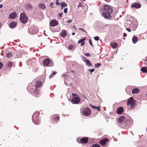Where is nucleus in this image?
I'll return each mask as SVG.
<instances>
[{
	"label": "nucleus",
	"instance_id": "obj_1",
	"mask_svg": "<svg viewBox=\"0 0 147 147\" xmlns=\"http://www.w3.org/2000/svg\"><path fill=\"white\" fill-rule=\"evenodd\" d=\"M32 119L33 122L35 124H38L40 122L39 115L35 113L33 115L32 117Z\"/></svg>",
	"mask_w": 147,
	"mask_h": 147
},
{
	"label": "nucleus",
	"instance_id": "obj_2",
	"mask_svg": "<svg viewBox=\"0 0 147 147\" xmlns=\"http://www.w3.org/2000/svg\"><path fill=\"white\" fill-rule=\"evenodd\" d=\"M20 20V21L24 24H25L28 20V18L25 12L21 13Z\"/></svg>",
	"mask_w": 147,
	"mask_h": 147
},
{
	"label": "nucleus",
	"instance_id": "obj_3",
	"mask_svg": "<svg viewBox=\"0 0 147 147\" xmlns=\"http://www.w3.org/2000/svg\"><path fill=\"white\" fill-rule=\"evenodd\" d=\"M28 31L30 34H35L38 31V28L37 26H33L28 28Z\"/></svg>",
	"mask_w": 147,
	"mask_h": 147
},
{
	"label": "nucleus",
	"instance_id": "obj_4",
	"mask_svg": "<svg viewBox=\"0 0 147 147\" xmlns=\"http://www.w3.org/2000/svg\"><path fill=\"white\" fill-rule=\"evenodd\" d=\"M81 113H83L84 115L86 116L89 115L90 113V110L88 108H82L81 109Z\"/></svg>",
	"mask_w": 147,
	"mask_h": 147
},
{
	"label": "nucleus",
	"instance_id": "obj_5",
	"mask_svg": "<svg viewBox=\"0 0 147 147\" xmlns=\"http://www.w3.org/2000/svg\"><path fill=\"white\" fill-rule=\"evenodd\" d=\"M103 10V11L107 12L112 13L113 9L110 6L107 5H105L104 6Z\"/></svg>",
	"mask_w": 147,
	"mask_h": 147
},
{
	"label": "nucleus",
	"instance_id": "obj_6",
	"mask_svg": "<svg viewBox=\"0 0 147 147\" xmlns=\"http://www.w3.org/2000/svg\"><path fill=\"white\" fill-rule=\"evenodd\" d=\"M80 101V99L79 97H75L72 98L71 100V102L73 104H78Z\"/></svg>",
	"mask_w": 147,
	"mask_h": 147
},
{
	"label": "nucleus",
	"instance_id": "obj_7",
	"mask_svg": "<svg viewBox=\"0 0 147 147\" xmlns=\"http://www.w3.org/2000/svg\"><path fill=\"white\" fill-rule=\"evenodd\" d=\"M102 10L103 11L102 12V15L103 16L105 19H109L111 17V16L110 15V13H111L103 11V8H102Z\"/></svg>",
	"mask_w": 147,
	"mask_h": 147
},
{
	"label": "nucleus",
	"instance_id": "obj_8",
	"mask_svg": "<svg viewBox=\"0 0 147 147\" xmlns=\"http://www.w3.org/2000/svg\"><path fill=\"white\" fill-rule=\"evenodd\" d=\"M108 141L109 139H108L105 138L100 141V144L101 146H103L106 144L107 142H108Z\"/></svg>",
	"mask_w": 147,
	"mask_h": 147
},
{
	"label": "nucleus",
	"instance_id": "obj_9",
	"mask_svg": "<svg viewBox=\"0 0 147 147\" xmlns=\"http://www.w3.org/2000/svg\"><path fill=\"white\" fill-rule=\"evenodd\" d=\"M141 5L138 3H132L131 5V7L132 8H136L137 9L141 7Z\"/></svg>",
	"mask_w": 147,
	"mask_h": 147
},
{
	"label": "nucleus",
	"instance_id": "obj_10",
	"mask_svg": "<svg viewBox=\"0 0 147 147\" xmlns=\"http://www.w3.org/2000/svg\"><path fill=\"white\" fill-rule=\"evenodd\" d=\"M30 84H29L27 88L28 92L31 93V92H34V91L35 89V87L33 85H31V86H30Z\"/></svg>",
	"mask_w": 147,
	"mask_h": 147
},
{
	"label": "nucleus",
	"instance_id": "obj_11",
	"mask_svg": "<svg viewBox=\"0 0 147 147\" xmlns=\"http://www.w3.org/2000/svg\"><path fill=\"white\" fill-rule=\"evenodd\" d=\"M17 16L16 13V12H13L10 13L9 15V18L10 19H14Z\"/></svg>",
	"mask_w": 147,
	"mask_h": 147
},
{
	"label": "nucleus",
	"instance_id": "obj_12",
	"mask_svg": "<svg viewBox=\"0 0 147 147\" xmlns=\"http://www.w3.org/2000/svg\"><path fill=\"white\" fill-rule=\"evenodd\" d=\"M88 141V139L87 137H84L80 140V142L82 144H86Z\"/></svg>",
	"mask_w": 147,
	"mask_h": 147
},
{
	"label": "nucleus",
	"instance_id": "obj_13",
	"mask_svg": "<svg viewBox=\"0 0 147 147\" xmlns=\"http://www.w3.org/2000/svg\"><path fill=\"white\" fill-rule=\"evenodd\" d=\"M50 60L49 59H46L43 61V64L45 66L48 65L50 64Z\"/></svg>",
	"mask_w": 147,
	"mask_h": 147
},
{
	"label": "nucleus",
	"instance_id": "obj_14",
	"mask_svg": "<svg viewBox=\"0 0 147 147\" xmlns=\"http://www.w3.org/2000/svg\"><path fill=\"white\" fill-rule=\"evenodd\" d=\"M50 24L52 26H54L58 24V22L56 20H53L51 21Z\"/></svg>",
	"mask_w": 147,
	"mask_h": 147
},
{
	"label": "nucleus",
	"instance_id": "obj_15",
	"mask_svg": "<svg viewBox=\"0 0 147 147\" xmlns=\"http://www.w3.org/2000/svg\"><path fill=\"white\" fill-rule=\"evenodd\" d=\"M86 39V38L85 37H83L82 38L79 40L78 41V43H81V45L82 46H83L85 44L84 41Z\"/></svg>",
	"mask_w": 147,
	"mask_h": 147
},
{
	"label": "nucleus",
	"instance_id": "obj_16",
	"mask_svg": "<svg viewBox=\"0 0 147 147\" xmlns=\"http://www.w3.org/2000/svg\"><path fill=\"white\" fill-rule=\"evenodd\" d=\"M25 7L26 9L30 10H32L33 8L32 6L29 3H27L25 5Z\"/></svg>",
	"mask_w": 147,
	"mask_h": 147
},
{
	"label": "nucleus",
	"instance_id": "obj_17",
	"mask_svg": "<svg viewBox=\"0 0 147 147\" xmlns=\"http://www.w3.org/2000/svg\"><path fill=\"white\" fill-rule=\"evenodd\" d=\"M132 122V119H131L130 118L129 119H127L125 120L124 123V124L128 125L130 123H131Z\"/></svg>",
	"mask_w": 147,
	"mask_h": 147
},
{
	"label": "nucleus",
	"instance_id": "obj_18",
	"mask_svg": "<svg viewBox=\"0 0 147 147\" xmlns=\"http://www.w3.org/2000/svg\"><path fill=\"white\" fill-rule=\"evenodd\" d=\"M123 111V108L122 107H119L117 109V112L118 114H120L122 113Z\"/></svg>",
	"mask_w": 147,
	"mask_h": 147
},
{
	"label": "nucleus",
	"instance_id": "obj_19",
	"mask_svg": "<svg viewBox=\"0 0 147 147\" xmlns=\"http://www.w3.org/2000/svg\"><path fill=\"white\" fill-rule=\"evenodd\" d=\"M60 34L61 36L63 37L64 38L67 35L66 31L64 30H62Z\"/></svg>",
	"mask_w": 147,
	"mask_h": 147
},
{
	"label": "nucleus",
	"instance_id": "obj_20",
	"mask_svg": "<svg viewBox=\"0 0 147 147\" xmlns=\"http://www.w3.org/2000/svg\"><path fill=\"white\" fill-rule=\"evenodd\" d=\"M125 119V118L124 116H121L118 119V122L119 123H122Z\"/></svg>",
	"mask_w": 147,
	"mask_h": 147
},
{
	"label": "nucleus",
	"instance_id": "obj_21",
	"mask_svg": "<svg viewBox=\"0 0 147 147\" xmlns=\"http://www.w3.org/2000/svg\"><path fill=\"white\" fill-rule=\"evenodd\" d=\"M34 95L35 96L38 95L40 93L39 90L37 88L34 89Z\"/></svg>",
	"mask_w": 147,
	"mask_h": 147
},
{
	"label": "nucleus",
	"instance_id": "obj_22",
	"mask_svg": "<svg viewBox=\"0 0 147 147\" xmlns=\"http://www.w3.org/2000/svg\"><path fill=\"white\" fill-rule=\"evenodd\" d=\"M139 92V89L138 88H135L132 90V93L133 94H137Z\"/></svg>",
	"mask_w": 147,
	"mask_h": 147
},
{
	"label": "nucleus",
	"instance_id": "obj_23",
	"mask_svg": "<svg viewBox=\"0 0 147 147\" xmlns=\"http://www.w3.org/2000/svg\"><path fill=\"white\" fill-rule=\"evenodd\" d=\"M130 103V105L131 107V108H134L136 104V101L134 99Z\"/></svg>",
	"mask_w": 147,
	"mask_h": 147
},
{
	"label": "nucleus",
	"instance_id": "obj_24",
	"mask_svg": "<svg viewBox=\"0 0 147 147\" xmlns=\"http://www.w3.org/2000/svg\"><path fill=\"white\" fill-rule=\"evenodd\" d=\"M130 103V105L131 107V108H134L136 104V101L134 99Z\"/></svg>",
	"mask_w": 147,
	"mask_h": 147
},
{
	"label": "nucleus",
	"instance_id": "obj_25",
	"mask_svg": "<svg viewBox=\"0 0 147 147\" xmlns=\"http://www.w3.org/2000/svg\"><path fill=\"white\" fill-rule=\"evenodd\" d=\"M42 84V82L40 81L37 82L35 83V85L36 88H38L40 87Z\"/></svg>",
	"mask_w": 147,
	"mask_h": 147
},
{
	"label": "nucleus",
	"instance_id": "obj_26",
	"mask_svg": "<svg viewBox=\"0 0 147 147\" xmlns=\"http://www.w3.org/2000/svg\"><path fill=\"white\" fill-rule=\"evenodd\" d=\"M16 24V23L15 22H11L9 24L10 27L11 28H13L15 27Z\"/></svg>",
	"mask_w": 147,
	"mask_h": 147
},
{
	"label": "nucleus",
	"instance_id": "obj_27",
	"mask_svg": "<svg viewBox=\"0 0 147 147\" xmlns=\"http://www.w3.org/2000/svg\"><path fill=\"white\" fill-rule=\"evenodd\" d=\"M132 42L133 43H136L138 41V38L136 36H134L132 38Z\"/></svg>",
	"mask_w": 147,
	"mask_h": 147
},
{
	"label": "nucleus",
	"instance_id": "obj_28",
	"mask_svg": "<svg viewBox=\"0 0 147 147\" xmlns=\"http://www.w3.org/2000/svg\"><path fill=\"white\" fill-rule=\"evenodd\" d=\"M39 7L40 8L43 10L45 9L46 8V6L42 3L39 4Z\"/></svg>",
	"mask_w": 147,
	"mask_h": 147
},
{
	"label": "nucleus",
	"instance_id": "obj_29",
	"mask_svg": "<svg viewBox=\"0 0 147 147\" xmlns=\"http://www.w3.org/2000/svg\"><path fill=\"white\" fill-rule=\"evenodd\" d=\"M134 100V98L132 97H131L129 98L127 102V105H130V103Z\"/></svg>",
	"mask_w": 147,
	"mask_h": 147
},
{
	"label": "nucleus",
	"instance_id": "obj_30",
	"mask_svg": "<svg viewBox=\"0 0 147 147\" xmlns=\"http://www.w3.org/2000/svg\"><path fill=\"white\" fill-rule=\"evenodd\" d=\"M111 46L112 48H115L117 47V44L115 42H112L111 43Z\"/></svg>",
	"mask_w": 147,
	"mask_h": 147
},
{
	"label": "nucleus",
	"instance_id": "obj_31",
	"mask_svg": "<svg viewBox=\"0 0 147 147\" xmlns=\"http://www.w3.org/2000/svg\"><path fill=\"white\" fill-rule=\"evenodd\" d=\"M90 105L91 107L95 110H97L98 111H100V107H99L95 106L94 105H92L90 104Z\"/></svg>",
	"mask_w": 147,
	"mask_h": 147
},
{
	"label": "nucleus",
	"instance_id": "obj_32",
	"mask_svg": "<svg viewBox=\"0 0 147 147\" xmlns=\"http://www.w3.org/2000/svg\"><path fill=\"white\" fill-rule=\"evenodd\" d=\"M141 70L144 73L147 72V67L146 66L143 67L141 69Z\"/></svg>",
	"mask_w": 147,
	"mask_h": 147
},
{
	"label": "nucleus",
	"instance_id": "obj_33",
	"mask_svg": "<svg viewBox=\"0 0 147 147\" xmlns=\"http://www.w3.org/2000/svg\"><path fill=\"white\" fill-rule=\"evenodd\" d=\"M67 5L66 3L64 2H62L61 3V9H62L64 7H66L67 6Z\"/></svg>",
	"mask_w": 147,
	"mask_h": 147
},
{
	"label": "nucleus",
	"instance_id": "obj_34",
	"mask_svg": "<svg viewBox=\"0 0 147 147\" xmlns=\"http://www.w3.org/2000/svg\"><path fill=\"white\" fill-rule=\"evenodd\" d=\"M85 63L88 66H92L93 65L91 63L90 61L89 60H88Z\"/></svg>",
	"mask_w": 147,
	"mask_h": 147
},
{
	"label": "nucleus",
	"instance_id": "obj_35",
	"mask_svg": "<svg viewBox=\"0 0 147 147\" xmlns=\"http://www.w3.org/2000/svg\"><path fill=\"white\" fill-rule=\"evenodd\" d=\"M12 54L11 53H8L6 54V57L8 58H10L12 56Z\"/></svg>",
	"mask_w": 147,
	"mask_h": 147
},
{
	"label": "nucleus",
	"instance_id": "obj_36",
	"mask_svg": "<svg viewBox=\"0 0 147 147\" xmlns=\"http://www.w3.org/2000/svg\"><path fill=\"white\" fill-rule=\"evenodd\" d=\"M7 65L9 67L11 68L13 65V63L11 61H10L7 63Z\"/></svg>",
	"mask_w": 147,
	"mask_h": 147
},
{
	"label": "nucleus",
	"instance_id": "obj_37",
	"mask_svg": "<svg viewBox=\"0 0 147 147\" xmlns=\"http://www.w3.org/2000/svg\"><path fill=\"white\" fill-rule=\"evenodd\" d=\"M101 65V64L100 63H96L95 64L94 67H95L98 68Z\"/></svg>",
	"mask_w": 147,
	"mask_h": 147
},
{
	"label": "nucleus",
	"instance_id": "obj_38",
	"mask_svg": "<svg viewBox=\"0 0 147 147\" xmlns=\"http://www.w3.org/2000/svg\"><path fill=\"white\" fill-rule=\"evenodd\" d=\"M74 47V46L73 45L71 44L69 46L68 48L70 50H71Z\"/></svg>",
	"mask_w": 147,
	"mask_h": 147
},
{
	"label": "nucleus",
	"instance_id": "obj_39",
	"mask_svg": "<svg viewBox=\"0 0 147 147\" xmlns=\"http://www.w3.org/2000/svg\"><path fill=\"white\" fill-rule=\"evenodd\" d=\"M83 61L84 62H86L88 59L85 57L84 56H82Z\"/></svg>",
	"mask_w": 147,
	"mask_h": 147
},
{
	"label": "nucleus",
	"instance_id": "obj_40",
	"mask_svg": "<svg viewBox=\"0 0 147 147\" xmlns=\"http://www.w3.org/2000/svg\"><path fill=\"white\" fill-rule=\"evenodd\" d=\"M73 98H74L75 97H79L75 93L72 94Z\"/></svg>",
	"mask_w": 147,
	"mask_h": 147
},
{
	"label": "nucleus",
	"instance_id": "obj_41",
	"mask_svg": "<svg viewBox=\"0 0 147 147\" xmlns=\"http://www.w3.org/2000/svg\"><path fill=\"white\" fill-rule=\"evenodd\" d=\"M53 64H54V63H53V62L52 61H50V64H49V66H53Z\"/></svg>",
	"mask_w": 147,
	"mask_h": 147
},
{
	"label": "nucleus",
	"instance_id": "obj_42",
	"mask_svg": "<svg viewBox=\"0 0 147 147\" xmlns=\"http://www.w3.org/2000/svg\"><path fill=\"white\" fill-rule=\"evenodd\" d=\"M89 71L90 72V74H92V73L95 70L94 69H89Z\"/></svg>",
	"mask_w": 147,
	"mask_h": 147
},
{
	"label": "nucleus",
	"instance_id": "obj_43",
	"mask_svg": "<svg viewBox=\"0 0 147 147\" xmlns=\"http://www.w3.org/2000/svg\"><path fill=\"white\" fill-rule=\"evenodd\" d=\"M94 38L95 40L96 41L98 40L99 39V38L98 36H96L94 37Z\"/></svg>",
	"mask_w": 147,
	"mask_h": 147
},
{
	"label": "nucleus",
	"instance_id": "obj_44",
	"mask_svg": "<svg viewBox=\"0 0 147 147\" xmlns=\"http://www.w3.org/2000/svg\"><path fill=\"white\" fill-rule=\"evenodd\" d=\"M53 119L56 121H58L59 120V117L58 116H57L55 118H54Z\"/></svg>",
	"mask_w": 147,
	"mask_h": 147
},
{
	"label": "nucleus",
	"instance_id": "obj_45",
	"mask_svg": "<svg viewBox=\"0 0 147 147\" xmlns=\"http://www.w3.org/2000/svg\"><path fill=\"white\" fill-rule=\"evenodd\" d=\"M92 147H100V146L99 145L94 144L92 145Z\"/></svg>",
	"mask_w": 147,
	"mask_h": 147
},
{
	"label": "nucleus",
	"instance_id": "obj_46",
	"mask_svg": "<svg viewBox=\"0 0 147 147\" xmlns=\"http://www.w3.org/2000/svg\"><path fill=\"white\" fill-rule=\"evenodd\" d=\"M89 44L91 45V46L93 47V45L92 44V42H91V39H90L89 41Z\"/></svg>",
	"mask_w": 147,
	"mask_h": 147
},
{
	"label": "nucleus",
	"instance_id": "obj_47",
	"mask_svg": "<svg viewBox=\"0 0 147 147\" xmlns=\"http://www.w3.org/2000/svg\"><path fill=\"white\" fill-rule=\"evenodd\" d=\"M50 7H51L53 8H54V7L53 6V3H52L50 5Z\"/></svg>",
	"mask_w": 147,
	"mask_h": 147
},
{
	"label": "nucleus",
	"instance_id": "obj_48",
	"mask_svg": "<svg viewBox=\"0 0 147 147\" xmlns=\"http://www.w3.org/2000/svg\"><path fill=\"white\" fill-rule=\"evenodd\" d=\"M78 8H79V7H82V3H79V5L77 6Z\"/></svg>",
	"mask_w": 147,
	"mask_h": 147
},
{
	"label": "nucleus",
	"instance_id": "obj_49",
	"mask_svg": "<svg viewBox=\"0 0 147 147\" xmlns=\"http://www.w3.org/2000/svg\"><path fill=\"white\" fill-rule=\"evenodd\" d=\"M63 13H59L58 15V17H60L61 18L62 15Z\"/></svg>",
	"mask_w": 147,
	"mask_h": 147
},
{
	"label": "nucleus",
	"instance_id": "obj_50",
	"mask_svg": "<svg viewBox=\"0 0 147 147\" xmlns=\"http://www.w3.org/2000/svg\"><path fill=\"white\" fill-rule=\"evenodd\" d=\"M67 8H66L64 9V12L65 13H66L67 12Z\"/></svg>",
	"mask_w": 147,
	"mask_h": 147
},
{
	"label": "nucleus",
	"instance_id": "obj_51",
	"mask_svg": "<svg viewBox=\"0 0 147 147\" xmlns=\"http://www.w3.org/2000/svg\"><path fill=\"white\" fill-rule=\"evenodd\" d=\"M3 65V64L2 62H0V69L1 68Z\"/></svg>",
	"mask_w": 147,
	"mask_h": 147
},
{
	"label": "nucleus",
	"instance_id": "obj_52",
	"mask_svg": "<svg viewBox=\"0 0 147 147\" xmlns=\"http://www.w3.org/2000/svg\"><path fill=\"white\" fill-rule=\"evenodd\" d=\"M79 29L83 31V32H85V33H87L86 32L85 30H83L82 28H79Z\"/></svg>",
	"mask_w": 147,
	"mask_h": 147
},
{
	"label": "nucleus",
	"instance_id": "obj_53",
	"mask_svg": "<svg viewBox=\"0 0 147 147\" xmlns=\"http://www.w3.org/2000/svg\"><path fill=\"white\" fill-rule=\"evenodd\" d=\"M84 55L86 56H89L90 55V54L89 53H85Z\"/></svg>",
	"mask_w": 147,
	"mask_h": 147
},
{
	"label": "nucleus",
	"instance_id": "obj_54",
	"mask_svg": "<svg viewBox=\"0 0 147 147\" xmlns=\"http://www.w3.org/2000/svg\"><path fill=\"white\" fill-rule=\"evenodd\" d=\"M127 34L125 33H124L123 34V36L124 37H125L127 36Z\"/></svg>",
	"mask_w": 147,
	"mask_h": 147
},
{
	"label": "nucleus",
	"instance_id": "obj_55",
	"mask_svg": "<svg viewBox=\"0 0 147 147\" xmlns=\"http://www.w3.org/2000/svg\"><path fill=\"white\" fill-rule=\"evenodd\" d=\"M72 20H68L67 21V22L69 23H70L71 22H72Z\"/></svg>",
	"mask_w": 147,
	"mask_h": 147
},
{
	"label": "nucleus",
	"instance_id": "obj_56",
	"mask_svg": "<svg viewBox=\"0 0 147 147\" xmlns=\"http://www.w3.org/2000/svg\"><path fill=\"white\" fill-rule=\"evenodd\" d=\"M52 74L53 75H55V74H56L57 73V72H55V71H54V72H53L52 71Z\"/></svg>",
	"mask_w": 147,
	"mask_h": 147
},
{
	"label": "nucleus",
	"instance_id": "obj_57",
	"mask_svg": "<svg viewBox=\"0 0 147 147\" xmlns=\"http://www.w3.org/2000/svg\"><path fill=\"white\" fill-rule=\"evenodd\" d=\"M126 30L129 32H131V30L129 28H126Z\"/></svg>",
	"mask_w": 147,
	"mask_h": 147
},
{
	"label": "nucleus",
	"instance_id": "obj_58",
	"mask_svg": "<svg viewBox=\"0 0 147 147\" xmlns=\"http://www.w3.org/2000/svg\"><path fill=\"white\" fill-rule=\"evenodd\" d=\"M53 77V75L51 74L49 77V78L51 79Z\"/></svg>",
	"mask_w": 147,
	"mask_h": 147
},
{
	"label": "nucleus",
	"instance_id": "obj_59",
	"mask_svg": "<svg viewBox=\"0 0 147 147\" xmlns=\"http://www.w3.org/2000/svg\"><path fill=\"white\" fill-rule=\"evenodd\" d=\"M56 5H59L60 4V3L57 1H56Z\"/></svg>",
	"mask_w": 147,
	"mask_h": 147
},
{
	"label": "nucleus",
	"instance_id": "obj_60",
	"mask_svg": "<svg viewBox=\"0 0 147 147\" xmlns=\"http://www.w3.org/2000/svg\"><path fill=\"white\" fill-rule=\"evenodd\" d=\"M3 6V5H2V4H0V8H2Z\"/></svg>",
	"mask_w": 147,
	"mask_h": 147
},
{
	"label": "nucleus",
	"instance_id": "obj_61",
	"mask_svg": "<svg viewBox=\"0 0 147 147\" xmlns=\"http://www.w3.org/2000/svg\"><path fill=\"white\" fill-rule=\"evenodd\" d=\"M75 34V32H73L72 33V34L73 35H74Z\"/></svg>",
	"mask_w": 147,
	"mask_h": 147
},
{
	"label": "nucleus",
	"instance_id": "obj_62",
	"mask_svg": "<svg viewBox=\"0 0 147 147\" xmlns=\"http://www.w3.org/2000/svg\"><path fill=\"white\" fill-rule=\"evenodd\" d=\"M65 84L66 85V86H67L68 85V84H67L66 82H65Z\"/></svg>",
	"mask_w": 147,
	"mask_h": 147
},
{
	"label": "nucleus",
	"instance_id": "obj_63",
	"mask_svg": "<svg viewBox=\"0 0 147 147\" xmlns=\"http://www.w3.org/2000/svg\"><path fill=\"white\" fill-rule=\"evenodd\" d=\"M76 140H77V141L78 142H79V140H78V139H77Z\"/></svg>",
	"mask_w": 147,
	"mask_h": 147
},
{
	"label": "nucleus",
	"instance_id": "obj_64",
	"mask_svg": "<svg viewBox=\"0 0 147 147\" xmlns=\"http://www.w3.org/2000/svg\"><path fill=\"white\" fill-rule=\"evenodd\" d=\"M59 0H56V1L58 2Z\"/></svg>",
	"mask_w": 147,
	"mask_h": 147
}]
</instances>
